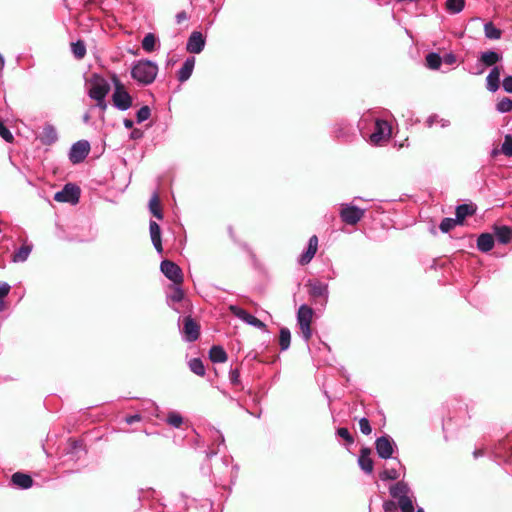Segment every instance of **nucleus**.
<instances>
[{"instance_id": "1", "label": "nucleus", "mask_w": 512, "mask_h": 512, "mask_svg": "<svg viewBox=\"0 0 512 512\" xmlns=\"http://www.w3.org/2000/svg\"><path fill=\"white\" fill-rule=\"evenodd\" d=\"M158 74V65L148 59H141L133 62L131 77L139 84L147 86L152 84Z\"/></svg>"}, {"instance_id": "2", "label": "nucleus", "mask_w": 512, "mask_h": 512, "mask_svg": "<svg viewBox=\"0 0 512 512\" xmlns=\"http://www.w3.org/2000/svg\"><path fill=\"white\" fill-rule=\"evenodd\" d=\"M392 498L397 500L401 512H415L413 505V494L410 487L404 481H398L389 488Z\"/></svg>"}, {"instance_id": "3", "label": "nucleus", "mask_w": 512, "mask_h": 512, "mask_svg": "<svg viewBox=\"0 0 512 512\" xmlns=\"http://www.w3.org/2000/svg\"><path fill=\"white\" fill-rule=\"evenodd\" d=\"M112 81L114 84L113 105L120 111L128 110L132 106V97L116 75L112 77Z\"/></svg>"}, {"instance_id": "4", "label": "nucleus", "mask_w": 512, "mask_h": 512, "mask_svg": "<svg viewBox=\"0 0 512 512\" xmlns=\"http://www.w3.org/2000/svg\"><path fill=\"white\" fill-rule=\"evenodd\" d=\"M88 95L93 100H104L110 91L108 81L98 74H93L87 81Z\"/></svg>"}, {"instance_id": "5", "label": "nucleus", "mask_w": 512, "mask_h": 512, "mask_svg": "<svg viewBox=\"0 0 512 512\" xmlns=\"http://www.w3.org/2000/svg\"><path fill=\"white\" fill-rule=\"evenodd\" d=\"M313 317V309L306 304L299 307L297 312V323L299 325L303 339L307 342L312 336L311 321Z\"/></svg>"}, {"instance_id": "6", "label": "nucleus", "mask_w": 512, "mask_h": 512, "mask_svg": "<svg viewBox=\"0 0 512 512\" xmlns=\"http://www.w3.org/2000/svg\"><path fill=\"white\" fill-rule=\"evenodd\" d=\"M391 136V126L389 123L382 119H376L374 124V131L370 135V142L374 145H379L387 141Z\"/></svg>"}, {"instance_id": "7", "label": "nucleus", "mask_w": 512, "mask_h": 512, "mask_svg": "<svg viewBox=\"0 0 512 512\" xmlns=\"http://www.w3.org/2000/svg\"><path fill=\"white\" fill-rule=\"evenodd\" d=\"M375 449L380 458L390 459L393 457L397 445L390 436L384 435L376 439Z\"/></svg>"}, {"instance_id": "8", "label": "nucleus", "mask_w": 512, "mask_h": 512, "mask_svg": "<svg viewBox=\"0 0 512 512\" xmlns=\"http://www.w3.org/2000/svg\"><path fill=\"white\" fill-rule=\"evenodd\" d=\"M341 220L348 225L357 224L365 214V210L351 204H341Z\"/></svg>"}, {"instance_id": "9", "label": "nucleus", "mask_w": 512, "mask_h": 512, "mask_svg": "<svg viewBox=\"0 0 512 512\" xmlns=\"http://www.w3.org/2000/svg\"><path fill=\"white\" fill-rule=\"evenodd\" d=\"M80 189L73 184H66L61 191L54 195V200L61 203L76 204L79 201Z\"/></svg>"}, {"instance_id": "10", "label": "nucleus", "mask_w": 512, "mask_h": 512, "mask_svg": "<svg viewBox=\"0 0 512 512\" xmlns=\"http://www.w3.org/2000/svg\"><path fill=\"white\" fill-rule=\"evenodd\" d=\"M182 325L181 333L184 340L186 342L196 341L200 335L199 324L191 316H185L182 319Z\"/></svg>"}, {"instance_id": "11", "label": "nucleus", "mask_w": 512, "mask_h": 512, "mask_svg": "<svg viewBox=\"0 0 512 512\" xmlns=\"http://www.w3.org/2000/svg\"><path fill=\"white\" fill-rule=\"evenodd\" d=\"M161 272L171 280L175 285H181L183 282V273L181 268L172 261L163 260L160 265Z\"/></svg>"}, {"instance_id": "12", "label": "nucleus", "mask_w": 512, "mask_h": 512, "mask_svg": "<svg viewBox=\"0 0 512 512\" xmlns=\"http://www.w3.org/2000/svg\"><path fill=\"white\" fill-rule=\"evenodd\" d=\"M90 151V144L86 140H80L74 143L69 152V160L73 164L84 161Z\"/></svg>"}, {"instance_id": "13", "label": "nucleus", "mask_w": 512, "mask_h": 512, "mask_svg": "<svg viewBox=\"0 0 512 512\" xmlns=\"http://www.w3.org/2000/svg\"><path fill=\"white\" fill-rule=\"evenodd\" d=\"M205 46V38L199 31H193L188 38L186 50L190 53L199 54Z\"/></svg>"}, {"instance_id": "14", "label": "nucleus", "mask_w": 512, "mask_h": 512, "mask_svg": "<svg viewBox=\"0 0 512 512\" xmlns=\"http://www.w3.org/2000/svg\"><path fill=\"white\" fill-rule=\"evenodd\" d=\"M318 249V238L316 235L310 237L306 250L300 255L298 263L306 265L311 262Z\"/></svg>"}, {"instance_id": "15", "label": "nucleus", "mask_w": 512, "mask_h": 512, "mask_svg": "<svg viewBox=\"0 0 512 512\" xmlns=\"http://www.w3.org/2000/svg\"><path fill=\"white\" fill-rule=\"evenodd\" d=\"M371 450L369 448H362L358 458V464L360 468L367 474H371L373 471V460L370 457Z\"/></svg>"}, {"instance_id": "16", "label": "nucleus", "mask_w": 512, "mask_h": 512, "mask_svg": "<svg viewBox=\"0 0 512 512\" xmlns=\"http://www.w3.org/2000/svg\"><path fill=\"white\" fill-rule=\"evenodd\" d=\"M194 66H195V58L194 57L187 58L177 73L178 80L180 82L187 81L192 75Z\"/></svg>"}, {"instance_id": "17", "label": "nucleus", "mask_w": 512, "mask_h": 512, "mask_svg": "<svg viewBox=\"0 0 512 512\" xmlns=\"http://www.w3.org/2000/svg\"><path fill=\"white\" fill-rule=\"evenodd\" d=\"M309 293L312 297L315 298H324L327 300L328 298V285L319 281L310 282L309 283Z\"/></svg>"}, {"instance_id": "18", "label": "nucleus", "mask_w": 512, "mask_h": 512, "mask_svg": "<svg viewBox=\"0 0 512 512\" xmlns=\"http://www.w3.org/2000/svg\"><path fill=\"white\" fill-rule=\"evenodd\" d=\"M149 230L153 246L155 247L158 253H162L163 248L161 242L160 226L155 221H150Z\"/></svg>"}, {"instance_id": "19", "label": "nucleus", "mask_w": 512, "mask_h": 512, "mask_svg": "<svg viewBox=\"0 0 512 512\" xmlns=\"http://www.w3.org/2000/svg\"><path fill=\"white\" fill-rule=\"evenodd\" d=\"M500 68L495 66L492 68L486 78V87L490 92H496L500 84Z\"/></svg>"}, {"instance_id": "20", "label": "nucleus", "mask_w": 512, "mask_h": 512, "mask_svg": "<svg viewBox=\"0 0 512 512\" xmlns=\"http://www.w3.org/2000/svg\"><path fill=\"white\" fill-rule=\"evenodd\" d=\"M11 482L13 483V485L21 489H28L33 484L32 478L29 475L21 472L14 473L11 477Z\"/></svg>"}, {"instance_id": "21", "label": "nucleus", "mask_w": 512, "mask_h": 512, "mask_svg": "<svg viewBox=\"0 0 512 512\" xmlns=\"http://www.w3.org/2000/svg\"><path fill=\"white\" fill-rule=\"evenodd\" d=\"M494 246V238L490 233H482L477 239V248L479 251L487 253Z\"/></svg>"}, {"instance_id": "22", "label": "nucleus", "mask_w": 512, "mask_h": 512, "mask_svg": "<svg viewBox=\"0 0 512 512\" xmlns=\"http://www.w3.org/2000/svg\"><path fill=\"white\" fill-rule=\"evenodd\" d=\"M494 232L500 243L507 244L512 241V228L508 226H496Z\"/></svg>"}, {"instance_id": "23", "label": "nucleus", "mask_w": 512, "mask_h": 512, "mask_svg": "<svg viewBox=\"0 0 512 512\" xmlns=\"http://www.w3.org/2000/svg\"><path fill=\"white\" fill-rule=\"evenodd\" d=\"M32 251V245L30 244H24L19 249H17L13 255H12V262L14 263H21L25 262L30 253Z\"/></svg>"}, {"instance_id": "24", "label": "nucleus", "mask_w": 512, "mask_h": 512, "mask_svg": "<svg viewBox=\"0 0 512 512\" xmlns=\"http://www.w3.org/2000/svg\"><path fill=\"white\" fill-rule=\"evenodd\" d=\"M58 138L57 131L52 125H46L43 127L40 139L44 144H52Z\"/></svg>"}, {"instance_id": "25", "label": "nucleus", "mask_w": 512, "mask_h": 512, "mask_svg": "<svg viewBox=\"0 0 512 512\" xmlns=\"http://www.w3.org/2000/svg\"><path fill=\"white\" fill-rule=\"evenodd\" d=\"M209 357L214 363H224L227 360V353L221 346H213L210 349Z\"/></svg>"}, {"instance_id": "26", "label": "nucleus", "mask_w": 512, "mask_h": 512, "mask_svg": "<svg viewBox=\"0 0 512 512\" xmlns=\"http://www.w3.org/2000/svg\"><path fill=\"white\" fill-rule=\"evenodd\" d=\"M501 60V55L495 51H485L481 53L480 61L486 66H493Z\"/></svg>"}, {"instance_id": "27", "label": "nucleus", "mask_w": 512, "mask_h": 512, "mask_svg": "<svg viewBox=\"0 0 512 512\" xmlns=\"http://www.w3.org/2000/svg\"><path fill=\"white\" fill-rule=\"evenodd\" d=\"M484 33L486 38L491 40H498L501 38V30L498 29L492 22L484 24Z\"/></svg>"}, {"instance_id": "28", "label": "nucleus", "mask_w": 512, "mask_h": 512, "mask_svg": "<svg viewBox=\"0 0 512 512\" xmlns=\"http://www.w3.org/2000/svg\"><path fill=\"white\" fill-rule=\"evenodd\" d=\"M291 333L286 327L280 329L279 345L282 351L287 350L290 347Z\"/></svg>"}, {"instance_id": "29", "label": "nucleus", "mask_w": 512, "mask_h": 512, "mask_svg": "<svg viewBox=\"0 0 512 512\" xmlns=\"http://www.w3.org/2000/svg\"><path fill=\"white\" fill-rule=\"evenodd\" d=\"M401 476V472L392 467V468H385L380 474L379 478L382 481H388V480H397Z\"/></svg>"}, {"instance_id": "30", "label": "nucleus", "mask_w": 512, "mask_h": 512, "mask_svg": "<svg viewBox=\"0 0 512 512\" xmlns=\"http://www.w3.org/2000/svg\"><path fill=\"white\" fill-rule=\"evenodd\" d=\"M473 208L467 204H461L456 208V218L458 222H462L467 216L472 215Z\"/></svg>"}, {"instance_id": "31", "label": "nucleus", "mask_w": 512, "mask_h": 512, "mask_svg": "<svg viewBox=\"0 0 512 512\" xmlns=\"http://www.w3.org/2000/svg\"><path fill=\"white\" fill-rule=\"evenodd\" d=\"M464 6V0H446V9L452 14L460 13Z\"/></svg>"}, {"instance_id": "32", "label": "nucleus", "mask_w": 512, "mask_h": 512, "mask_svg": "<svg viewBox=\"0 0 512 512\" xmlns=\"http://www.w3.org/2000/svg\"><path fill=\"white\" fill-rule=\"evenodd\" d=\"M71 51L75 58L82 59L86 54V46L85 43L81 40L73 42L71 44Z\"/></svg>"}, {"instance_id": "33", "label": "nucleus", "mask_w": 512, "mask_h": 512, "mask_svg": "<svg viewBox=\"0 0 512 512\" xmlns=\"http://www.w3.org/2000/svg\"><path fill=\"white\" fill-rule=\"evenodd\" d=\"M442 58L438 53L431 52L426 56V64L428 68L436 70L440 67Z\"/></svg>"}, {"instance_id": "34", "label": "nucleus", "mask_w": 512, "mask_h": 512, "mask_svg": "<svg viewBox=\"0 0 512 512\" xmlns=\"http://www.w3.org/2000/svg\"><path fill=\"white\" fill-rule=\"evenodd\" d=\"M190 370L198 376H204L205 368L203 362L199 358H193L189 361Z\"/></svg>"}, {"instance_id": "35", "label": "nucleus", "mask_w": 512, "mask_h": 512, "mask_svg": "<svg viewBox=\"0 0 512 512\" xmlns=\"http://www.w3.org/2000/svg\"><path fill=\"white\" fill-rule=\"evenodd\" d=\"M156 45V37L152 33H148L144 36L142 40V48L146 52H152L155 49Z\"/></svg>"}, {"instance_id": "36", "label": "nucleus", "mask_w": 512, "mask_h": 512, "mask_svg": "<svg viewBox=\"0 0 512 512\" xmlns=\"http://www.w3.org/2000/svg\"><path fill=\"white\" fill-rule=\"evenodd\" d=\"M166 422L174 428H179L183 423V418L178 412L171 411L167 415Z\"/></svg>"}, {"instance_id": "37", "label": "nucleus", "mask_w": 512, "mask_h": 512, "mask_svg": "<svg viewBox=\"0 0 512 512\" xmlns=\"http://www.w3.org/2000/svg\"><path fill=\"white\" fill-rule=\"evenodd\" d=\"M149 208H150V212L155 217H157L158 219H162L163 215L160 210L159 198L156 194L150 199Z\"/></svg>"}, {"instance_id": "38", "label": "nucleus", "mask_w": 512, "mask_h": 512, "mask_svg": "<svg viewBox=\"0 0 512 512\" xmlns=\"http://www.w3.org/2000/svg\"><path fill=\"white\" fill-rule=\"evenodd\" d=\"M496 109L499 113L510 112L512 110V99L504 97L497 103Z\"/></svg>"}, {"instance_id": "39", "label": "nucleus", "mask_w": 512, "mask_h": 512, "mask_svg": "<svg viewBox=\"0 0 512 512\" xmlns=\"http://www.w3.org/2000/svg\"><path fill=\"white\" fill-rule=\"evenodd\" d=\"M457 218L456 219H452V218H444L441 223H440V230L444 233H447L449 232L451 229H453L455 227V225L457 224Z\"/></svg>"}, {"instance_id": "40", "label": "nucleus", "mask_w": 512, "mask_h": 512, "mask_svg": "<svg viewBox=\"0 0 512 512\" xmlns=\"http://www.w3.org/2000/svg\"><path fill=\"white\" fill-rule=\"evenodd\" d=\"M183 297H184V292L181 288V285L174 284L172 293L169 295V299L172 302H180V301H182Z\"/></svg>"}, {"instance_id": "41", "label": "nucleus", "mask_w": 512, "mask_h": 512, "mask_svg": "<svg viewBox=\"0 0 512 512\" xmlns=\"http://www.w3.org/2000/svg\"><path fill=\"white\" fill-rule=\"evenodd\" d=\"M229 310L232 312L234 316H236L237 318L241 319L244 322H246L247 317L250 315L247 311L236 305H231L229 307Z\"/></svg>"}, {"instance_id": "42", "label": "nucleus", "mask_w": 512, "mask_h": 512, "mask_svg": "<svg viewBox=\"0 0 512 512\" xmlns=\"http://www.w3.org/2000/svg\"><path fill=\"white\" fill-rule=\"evenodd\" d=\"M229 310L232 312L234 316H236L237 318L241 319L244 322H246L247 317L250 315L247 311L236 305H231L229 307Z\"/></svg>"}, {"instance_id": "43", "label": "nucleus", "mask_w": 512, "mask_h": 512, "mask_svg": "<svg viewBox=\"0 0 512 512\" xmlns=\"http://www.w3.org/2000/svg\"><path fill=\"white\" fill-rule=\"evenodd\" d=\"M151 115L150 108L148 106H142L136 114V120L138 123L146 121Z\"/></svg>"}, {"instance_id": "44", "label": "nucleus", "mask_w": 512, "mask_h": 512, "mask_svg": "<svg viewBox=\"0 0 512 512\" xmlns=\"http://www.w3.org/2000/svg\"><path fill=\"white\" fill-rule=\"evenodd\" d=\"M501 150L504 155L512 156V137L510 135L505 136Z\"/></svg>"}, {"instance_id": "45", "label": "nucleus", "mask_w": 512, "mask_h": 512, "mask_svg": "<svg viewBox=\"0 0 512 512\" xmlns=\"http://www.w3.org/2000/svg\"><path fill=\"white\" fill-rule=\"evenodd\" d=\"M0 137H2L6 142H12L14 138L10 130L2 121H0Z\"/></svg>"}, {"instance_id": "46", "label": "nucleus", "mask_w": 512, "mask_h": 512, "mask_svg": "<svg viewBox=\"0 0 512 512\" xmlns=\"http://www.w3.org/2000/svg\"><path fill=\"white\" fill-rule=\"evenodd\" d=\"M247 324L253 326V327H256L258 329H265L266 328V325L261 321L259 320L258 318H256L255 316L253 315H249L246 319V322Z\"/></svg>"}, {"instance_id": "47", "label": "nucleus", "mask_w": 512, "mask_h": 512, "mask_svg": "<svg viewBox=\"0 0 512 512\" xmlns=\"http://www.w3.org/2000/svg\"><path fill=\"white\" fill-rule=\"evenodd\" d=\"M359 428H360V431L365 435H369L372 432V428L369 423V420L364 417L359 420Z\"/></svg>"}, {"instance_id": "48", "label": "nucleus", "mask_w": 512, "mask_h": 512, "mask_svg": "<svg viewBox=\"0 0 512 512\" xmlns=\"http://www.w3.org/2000/svg\"><path fill=\"white\" fill-rule=\"evenodd\" d=\"M336 433L339 437L346 440L349 444L353 443V438L347 428H338Z\"/></svg>"}, {"instance_id": "49", "label": "nucleus", "mask_w": 512, "mask_h": 512, "mask_svg": "<svg viewBox=\"0 0 512 512\" xmlns=\"http://www.w3.org/2000/svg\"><path fill=\"white\" fill-rule=\"evenodd\" d=\"M10 285L6 282H0V299H5V297L10 292Z\"/></svg>"}, {"instance_id": "50", "label": "nucleus", "mask_w": 512, "mask_h": 512, "mask_svg": "<svg viewBox=\"0 0 512 512\" xmlns=\"http://www.w3.org/2000/svg\"><path fill=\"white\" fill-rule=\"evenodd\" d=\"M239 377H240V373H239L238 369L230 370L229 379L232 384L237 385L239 383Z\"/></svg>"}, {"instance_id": "51", "label": "nucleus", "mask_w": 512, "mask_h": 512, "mask_svg": "<svg viewBox=\"0 0 512 512\" xmlns=\"http://www.w3.org/2000/svg\"><path fill=\"white\" fill-rule=\"evenodd\" d=\"M212 433H213V435H212L213 440L215 442H218L219 445H224L225 439H224L223 434L219 430H216V429H213Z\"/></svg>"}, {"instance_id": "52", "label": "nucleus", "mask_w": 512, "mask_h": 512, "mask_svg": "<svg viewBox=\"0 0 512 512\" xmlns=\"http://www.w3.org/2000/svg\"><path fill=\"white\" fill-rule=\"evenodd\" d=\"M502 86L507 93H512V76H506L503 79Z\"/></svg>"}, {"instance_id": "53", "label": "nucleus", "mask_w": 512, "mask_h": 512, "mask_svg": "<svg viewBox=\"0 0 512 512\" xmlns=\"http://www.w3.org/2000/svg\"><path fill=\"white\" fill-rule=\"evenodd\" d=\"M383 508L385 512H395L397 510V505L393 501H386L383 504Z\"/></svg>"}, {"instance_id": "54", "label": "nucleus", "mask_w": 512, "mask_h": 512, "mask_svg": "<svg viewBox=\"0 0 512 512\" xmlns=\"http://www.w3.org/2000/svg\"><path fill=\"white\" fill-rule=\"evenodd\" d=\"M140 420L141 416L139 414L130 415L125 418L127 424H133L135 422H139Z\"/></svg>"}, {"instance_id": "55", "label": "nucleus", "mask_w": 512, "mask_h": 512, "mask_svg": "<svg viewBox=\"0 0 512 512\" xmlns=\"http://www.w3.org/2000/svg\"><path fill=\"white\" fill-rule=\"evenodd\" d=\"M426 122H427L428 127H432L434 124H436V123L438 124L439 118L437 115H431L428 117Z\"/></svg>"}, {"instance_id": "56", "label": "nucleus", "mask_w": 512, "mask_h": 512, "mask_svg": "<svg viewBox=\"0 0 512 512\" xmlns=\"http://www.w3.org/2000/svg\"><path fill=\"white\" fill-rule=\"evenodd\" d=\"M444 62L447 64H453L456 62V57L454 54L449 53L444 56Z\"/></svg>"}, {"instance_id": "57", "label": "nucleus", "mask_w": 512, "mask_h": 512, "mask_svg": "<svg viewBox=\"0 0 512 512\" xmlns=\"http://www.w3.org/2000/svg\"><path fill=\"white\" fill-rule=\"evenodd\" d=\"M186 19H187V14H186L185 11H181V12L177 13V15H176V22L178 24H180L181 22H183Z\"/></svg>"}, {"instance_id": "58", "label": "nucleus", "mask_w": 512, "mask_h": 512, "mask_svg": "<svg viewBox=\"0 0 512 512\" xmlns=\"http://www.w3.org/2000/svg\"><path fill=\"white\" fill-rule=\"evenodd\" d=\"M142 135H143V133H142V131H141V130H139V129H134V130L131 132V134H130V138H131V139L136 140V139L141 138V137H142Z\"/></svg>"}, {"instance_id": "59", "label": "nucleus", "mask_w": 512, "mask_h": 512, "mask_svg": "<svg viewBox=\"0 0 512 512\" xmlns=\"http://www.w3.org/2000/svg\"><path fill=\"white\" fill-rule=\"evenodd\" d=\"M123 124L125 128L131 129L134 125L133 121L131 119H124Z\"/></svg>"}, {"instance_id": "60", "label": "nucleus", "mask_w": 512, "mask_h": 512, "mask_svg": "<svg viewBox=\"0 0 512 512\" xmlns=\"http://www.w3.org/2000/svg\"><path fill=\"white\" fill-rule=\"evenodd\" d=\"M97 103V106L101 108L102 110H105L107 107L106 101L104 100H95Z\"/></svg>"}, {"instance_id": "61", "label": "nucleus", "mask_w": 512, "mask_h": 512, "mask_svg": "<svg viewBox=\"0 0 512 512\" xmlns=\"http://www.w3.org/2000/svg\"><path fill=\"white\" fill-rule=\"evenodd\" d=\"M438 124H440V126L442 128H445V127H448L450 125V122H449V120H446V119H439Z\"/></svg>"}, {"instance_id": "62", "label": "nucleus", "mask_w": 512, "mask_h": 512, "mask_svg": "<svg viewBox=\"0 0 512 512\" xmlns=\"http://www.w3.org/2000/svg\"><path fill=\"white\" fill-rule=\"evenodd\" d=\"M6 308V304L4 299H0V312L4 311Z\"/></svg>"}, {"instance_id": "63", "label": "nucleus", "mask_w": 512, "mask_h": 512, "mask_svg": "<svg viewBox=\"0 0 512 512\" xmlns=\"http://www.w3.org/2000/svg\"><path fill=\"white\" fill-rule=\"evenodd\" d=\"M5 65V60L2 54H0V69H3Z\"/></svg>"}, {"instance_id": "64", "label": "nucleus", "mask_w": 512, "mask_h": 512, "mask_svg": "<svg viewBox=\"0 0 512 512\" xmlns=\"http://www.w3.org/2000/svg\"><path fill=\"white\" fill-rule=\"evenodd\" d=\"M397 464H398V466H399V470H402V473L404 474V472H405V466H404V465H402V463H401L400 461H397Z\"/></svg>"}]
</instances>
